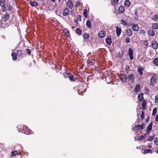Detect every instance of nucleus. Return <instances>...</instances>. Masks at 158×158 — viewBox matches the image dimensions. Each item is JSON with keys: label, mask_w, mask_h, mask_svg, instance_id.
Returning <instances> with one entry per match:
<instances>
[{"label": "nucleus", "mask_w": 158, "mask_h": 158, "mask_svg": "<svg viewBox=\"0 0 158 158\" xmlns=\"http://www.w3.org/2000/svg\"><path fill=\"white\" fill-rule=\"evenodd\" d=\"M22 147L19 145H17L14 148V151L11 152V156H13L16 155L18 154L19 151H20L22 148Z\"/></svg>", "instance_id": "nucleus-1"}, {"label": "nucleus", "mask_w": 158, "mask_h": 158, "mask_svg": "<svg viewBox=\"0 0 158 158\" xmlns=\"http://www.w3.org/2000/svg\"><path fill=\"white\" fill-rule=\"evenodd\" d=\"M157 77L156 75L154 74L151 77L150 80V85L153 86L156 83Z\"/></svg>", "instance_id": "nucleus-2"}, {"label": "nucleus", "mask_w": 158, "mask_h": 158, "mask_svg": "<svg viewBox=\"0 0 158 158\" xmlns=\"http://www.w3.org/2000/svg\"><path fill=\"white\" fill-rule=\"evenodd\" d=\"M83 5L82 2H81L79 1H77L76 2L75 5V8L77 10H82V9L81 8V7Z\"/></svg>", "instance_id": "nucleus-3"}, {"label": "nucleus", "mask_w": 158, "mask_h": 158, "mask_svg": "<svg viewBox=\"0 0 158 158\" xmlns=\"http://www.w3.org/2000/svg\"><path fill=\"white\" fill-rule=\"evenodd\" d=\"M145 125L144 123H142V124L140 125H136L133 128V129H134V130L135 129L136 130H142L143 129V126Z\"/></svg>", "instance_id": "nucleus-4"}, {"label": "nucleus", "mask_w": 158, "mask_h": 158, "mask_svg": "<svg viewBox=\"0 0 158 158\" xmlns=\"http://www.w3.org/2000/svg\"><path fill=\"white\" fill-rule=\"evenodd\" d=\"M133 51L131 48H129L128 49L127 54L129 56L130 59L132 60L134 58L133 55Z\"/></svg>", "instance_id": "nucleus-5"}, {"label": "nucleus", "mask_w": 158, "mask_h": 158, "mask_svg": "<svg viewBox=\"0 0 158 158\" xmlns=\"http://www.w3.org/2000/svg\"><path fill=\"white\" fill-rule=\"evenodd\" d=\"M10 17V15L8 12H5L3 15L2 19L3 20L7 21Z\"/></svg>", "instance_id": "nucleus-6"}, {"label": "nucleus", "mask_w": 158, "mask_h": 158, "mask_svg": "<svg viewBox=\"0 0 158 158\" xmlns=\"http://www.w3.org/2000/svg\"><path fill=\"white\" fill-rule=\"evenodd\" d=\"M119 78L123 82H126L127 79V75L125 74H120L119 75Z\"/></svg>", "instance_id": "nucleus-7"}, {"label": "nucleus", "mask_w": 158, "mask_h": 158, "mask_svg": "<svg viewBox=\"0 0 158 158\" xmlns=\"http://www.w3.org/2000/svg\"><path fill=\"white\" fill-rule=\"evenodd\" d=\"M151 45L155 50L157 49L158 48V43L155 41H152V42Z\"/></svg>", "instance_id": "nucleus-8"}, {"label": "nucleus", "mask_w": 158, "mask_h": 158, "mask_svg": "<svg viewBox=\"0 0 158 158\" xmlns=\"http://www.w3.org/2000/svg\"><path fill=\"white\" fill-rule=\"evenodd\" d=\"M24 129L22 133L25 134L26 135H29L30 134L31 131L30 129L28 128L27 126H25Z\"/></svg>", "instance_id": "nucleus-9"}, {"label": "nucleus", "mask_w": 158, "mask_h": 158, "mask_svg": "<svg viewBox=\"0 0 158 158\" xmlns=\"http://www.w3.org/2000/svg\"><path fill=\"white\" fill-rule=\"evenodd\" d=\"M25 125L23 124L19 125L18 126V130L19 131L23 133V131L25 127Z\"/></svg>", "instance_id": "nucleus-10"}, {"label": "nucleus", "mask_w": 158, "mask_h": 158, "mask_svg": "<svg viewBox=\"0 0 158 158\" xmlns=\"http://www.w3.org/2000/svg\"><path fill=\"white\" fill-rule=\"evenodd\" d=\"M106 34V32L104 30L100 31L98 33V36L101 38H102L104 37Z\"/></svg>", "instance_id": "nucleus-11"}, {"label": "nucleus", "mask_w": 158, "mask_h": 158, "mask_svg": "<svg viewBox=\"0 0 158 158\" xmlns=\"http://www.w3.org/2000/svg\"><path fill=\"white\" fill-rule=\"evenodd\" d=\"M152 122H151L147 127V132L148 133L147 135L149 134L150 131L152 130Z\"/></svg>", "instance_id": "nucleus-12"}, {"label": "nucleus", "mask_w": 158, "mask_h": 158, "mask_svg": "<svg viewBox=\"0 0 158 158\" xmlns=\"http://www.w3.org/2000/svg\"><path fill=\"white\" fill-rule=\"evenodd\" d=\"M84 40L86 42H88L89 40V35L88 33H85L82 35Z\"/></svg>", "instance_id": "nucleus-13"}, {"label": "nucleus", "mask_w": 158, "mask_h": 158, "mask_svg": "<svg viewBox=\"0 0 158 158\" xmlns=\"http://www.w3.org/2000/svg\"><path fill=\"white\" fill-rule=\"evenodd\" d=\"M124 11L125 10H115L114 13L116 14L117 16H118L122 14H124Z\"/></svg>", "instance_id": "nucleus-14"}, {"label": "nucleus", "mask_w": 158, "mask_h": 158, "mask_svg": "<svg viewBox=\"0 0 158 158\" xmlns=\"http://www.w3.org/2000/svg\"><path fill=\"white\" fill-rule=\"evenodd\" d=\"M122 31V29L120 27H116V33L117 36L118 37L120 35Z\"/></svg>", "instance_id": "nucleus-15"}, {"label": "nucleus", "mask_w": 158, "mask_h": 158, "mask_svg": "<svg viewBox=\"0 0 158 158\" xmlns=\"http://www.w3.org/2000/svg\"><path fill=\"white\" fill-rule=\"evenodd\" d=\"M106 42L107 44L110 45L112 43V40L110 36H108L106 39Z\"/></svg>", "instance_id": "nucleus-16"}, {"label": "nucleus", "mask_w": 158, "mask_h": 158, "mask_svg": "<svg viewBox=\"0 0 158 158\" xmlns=\"http://www.w3.org/2000/svg\"><path fill=\"white\" fill-rule=\"evenodd\" d=\"M128 79L130 80V81L132 82H134L135 80L134 77V75L133 74H130L128 76Z\"/></svg>", "instance_id": "nucleus-17"}, {"label": "nucleus", "mask_w": 158, "mask_h": 158, "mask_svg": "<svg viewBox=\"0 0 158 158\" xmlns=\"http://www.w3.org/2000/svg\"><path fill=\"white\" fill-rule=\"evenodd\" d=\"M147 33L148 35L150 36H154L155 35V33L153 29L148 31Z\"/></svg>", "instance_id": "nucleus-18"}, {"label": "nucleus", "mask_w": 158, "mask_h": 158, "mask_svg": "<svg viewBox=\"0 0 158 158\" xmlns=\"http://www.w3.org/2000/svg\"><path fill=\"white\" fill-rule=\"evenodd\" d=\"M68 78H69V80L73 82L75 81L76 80V78L71 73H70L69 75Z\"/></svg>", "instance_id": "nucleus-19"}, {"label": "nucleus", "mask_w": 158, "mask_h": 158, "mask_svg": "<svg viewBox=\"0 0 158 158\" xmlns=\"http://www.w3.org/2000/svg\"><path fill=\"white\" fill-rule=\"evenodd\" d=\"M0 6L2 7L3 10L5 9L6 8V6L5 4V0H0Z\"/></svg>", "instance_id": "nucleus-20"}, {"label": "nucleus", "mask_w": 158, "mask_h": 158, "mask_svg": "<svg viewBox=\"0 0 158 158\" xmlns=\"http://www.w3.org/2000/svg\"><path fill=\"white\" fill-rule=\"evenodd\" d=\"M140 85L139 84L136 85L135 87L134 90L135 93H137L140 90Z\"/></svg>", "instance_id": "nucleus-21"}, {"label": "nucleus", "mask_w": 158, "mask_h": 158, "mask_svg": "<svg viewBox=\"0 0 158 158\" xmlns=\"http://www.w3.org/2000/svg\"><path fill=\"white\" fill-rule=\"evenodd\" d=\"M67 5L70 9H71L73 7V3L70 0L67 1Z\"/></svg>", "instance_id": "nucleus-22"}, {"label": "nucleus", "mask_w": 158, "mask_h": 158, "mask_svg": "<svg viewBox=\"0 0 158 158\" xmlns=\"http://www.w3.org/2000/svg\"><path fill=\"white\" fill-rule=\"evenodd\" d=\"M147 105V103L146 102V101L145 100H143L142 103V110H144L146 108V106Z\"/></svg>", "instance_id": "nucleus-23"}, {"label": "nucleus", "mask_w": 158, "mask_h": 158, "mask_svg": "<svg viewBox=\"0 0 158 158\" xmlns=\"http://www.w3.org/2000/svg\"><path fill=\"white\" fill-rule=\"evenodd\" d=\"M139 28V27L137 24H134L132 26V29L134 31H137Z\"/></svg>", "instance_id": "nucleus-24"}, {"label": "nucleus", "mask_w": 158, "mask_h": 158, "mask_svg": "<svg viewBox=\"0 0 158 158\" xmlns=\"http://www.w3.org/2000/svg\"><path fill=\"white\" fill-rule=\"evenodd\" d=\"M143 68L142 67H139L138 69L137 72L141 75L143 74Z\"/></svg>", "instance_id": "nucleus-25"}, {"label": "nucleus", "mask_w": 158, "mask_h": 158, "mask_svg": "<svg viewBox=\"0 0 158 158\" xmlns=\"http://www.w3.org/2000/svg\"><path fill=\"white\" fill-rule=\"evenodd\" d=\"M143 94L141 93L138 95V98L139 101H141L143 99Z\"/></svg>", "instance_id": "nucleus-26"}, {"label": "nucleus", "mask_w": 158, "mask_h": 158, "mask_svg": "<svg viewBox=\"0 0 158 158\" xmlns=\"http://www.w3.org/2000/svg\"><path fill=\"white\" fill-rule=\"evenodd\" d=\"M152 62L155 65L158 66V57L155 58Z\"/></svg>", "instance_id": "nucleus-27"}, {"label": "nucleus", "mask_w": 158, "mask_h": 158, "mask_svg": "<svg viewBox=\"0 0 158 158\" xmlns=\"http://www.w3.org/2000/svg\"><path fill=\"white\" fill-rule=\"evenodd\" d=\"M75 32L79 36H80L81 35L82 31L79 28H77L75 29Z\"/></svg>", "instance_id": "nucleus-28"}, {"label": "nucleus", "mask_w": 158, "mask_h": 158, "mask_svg": "<svg viewBox=\"0 0 158 158\" xmlns=\"http://www.w3.org/2000/svg\"><path fill=\"white\" fill-rule=\"evenodd\" d=\"M130 5V2L129 0H126L124 2V5L126 7H128Z\"/></svg>", "instance_id": "nucleus-29"}, {"label": "nucleus", "mask_w": 158, "mask_h": 158, "mask_svg": "<svg viewBox=\"0 0 158 158\" xmlns=\"http://www.w3.org/2000/svg\"><path fill=\"white\" fill-rule=\"evenodd\" d=\"M12 59L14 60H16L17 58V55L15 52H12L11 53Z\"/></svg>", "instance_id": "nucleus-30"}, {"label": "nucleus", "mask_w": 158, "mask_h": 158, "mask_svg": "<svg viewBox=\"0 0 158 158\" xmlns=\"http://www.w3.org/2000/svg\"><path fill=\"white\" fill-rule=\"evenodd\" d=\"M152 27L153 29H158V23H153L152 24Z\"/></svg>", "instance_id": "nucleus-31"}, {"label": "nucleus", "mask_w": 158, "mask_h": 158, "mask_svg": "<svg viewBox=\"0 0 158 158\" xmlns=\"http://www.w3.org/2000/svg\"><path fill=\"white\" fill-rule=\"evenodd\" d=\"M63 32L67 36L69 37L70 36L69 32L68 30L65 29L63 31Z\"/></svg>", "instance_id": "nucleus-32"}, {"label": "nucleus", "mask_w": 158, "mask_h": 158, "mask_svg": "<svg viewBox=\"0 0 158 158\" xmlns=\"http://www.w3.org/2000/svg\"><path fill=\"white\" fill-rule=\"evenodd\" d=\"M126 33L129 36H131L132 34V31L130 29H128L126 31Z\"/></svg>", "instance_id": "nucleus-33"}, {"label": "nucleus", "mask_w": 158, "mask_h": 158, "mask_svg": "<svg viewBox=\"0 0 158 158\" xmlns=\"http://www.w3.org/2000/svg\"><path fill=\"white\" fill-rule=\"evenodd\" d=\"M86 25L88 28H91V23L89 20H88L86 21Z\"/></svg>", "instance_id": "nucleus-34"}, {"label": "nucleus", "mask_w": 158, "mask_h": 158, "mask_svg": "<svg viewBox=\"0 0 158 158\" xmlns=\"http://www.w3.org/2000/svg\"><path fill=\"white\" fill-rule=\"evenodd\" d=\"M62 15L64 16H66L68 15L69 13V10H62Z\"/></svg>", "instance_id": "nucleus-35"}, {"label": "nucleus", "mask_w": 158, "mask_h": 158, "mask_svg": "<svg viewBox=\"0 0 158 158\" xmlns=\"http://www.w3.org/2000/svg\"><path fill=\"white\" fill-rule=\"evenodd\" d=\"M30 4L31 6H38V4L35 1H33V2H30Z\"/></svg>", "instance_id": "nucleus-36"}, {"label": "nucleus", "mask_w": 158, "mask_h": 158, "mask_svg": "<svg viewBox=\"0 0 158 158\" xmlns=\"http://www.w3.org/2000/svg\"><path fill=\"white\" fill-rule=\"evenodd\" d=\"M16 55L18 56L19 57H21L22 56V51L20 50H18L16 52Z\"/></svg>", "instance_id": "nucleus-37"}, {"label": "nucleus", "mask_w": 158, "mask_h": 158, "mask_svg": "<svg viewBox=\"0 0 158 158\" xmlns=\"http://www.w3.org/2000/svg\"><path fill=\"white\" fill-rule=\"evenodd\" d=\"M88 63L89 64V65H94L95 63V60H92L91 61H90L89 60L87 61Z\"/></svg>", "instance_id": "nucleus-38"}, {"label": "nucleus", "mask_w": 158, "mask_h": 158, "mask_svg": "<svg viewBox=\"0 0 158 158\" xmlns=\"http://www.w3.org/2000/svg\"><path fill=\"white\" fill-rule=\"evenodd\" d=\"M152 150L150 149L145 150L143 152L144 154H147L148 153H152Z\"/></svg>", "instance_id": "nucleus-39"}, {"label": "nucleus", "mask_w": 158, "mask_h": 158, "mask_svg": "<svg viewBox=\"0 0 158 158\" xmlns=\"http://www.w3.org/2000/svg\"><path fill=\"white\" fill-rule=\"evenodd\" d=\"M152 19L154 21H157V20H158V15H153L152 17Z\"/></svg>", "instance_id": "nucleus-40"}, {"label": "nucleus", "mask_w": 158, "mask_h": 158, "mask_svg": "<svg viewBox=\"0 0 158 158\" xmlns=\"http://www.w3.org/2000/svg\"><path fill=\"white\" fill-rule=\"evenodd\" d=\"M143 44L147 48L148 46V42L147 40H143Z\"/></svg>", "instance_id": "nucleus-41"}, {"label": "nucleus", "mask_w": 158, "mask_h": 158, "mask_svg": "<svg viewBox=\"0 0 158 158\" xmlns=\"http://www.w3.org/2000/svg\"><path fill=\"white\" fill-rule=\"evenodd\" d=\"M157 108H156V107L154 108L153 109V111H152V115L154 116L156 115V111H157Z\"/></svg>", "instance_id": "nucleus-42"}, {"label": "nucleus", "mask_w": 158, "mask_h": 158, "mask_svg": "<svg viewBox=\"0 0 158 158\" xmlns=\"http://www.w3.org/2000/svg\"><path fill=\"white\" fill-rule=\"evenodd\" d=\"M124 53V52L123 50H122L118 54L119 55V56L120 57H122Z\"/></svg>", "instance_id": "nucleus-43"}, {"label": "nucleus", "mask_w": 158, "mask_h": 158, "mask_svg": "<svg viewBox=\"0 0 158 158\" xmlns=\"http://www.w3.org/2000/svg\"><path fill=\"white\" fill-rule=\"evenodd\" d=\"M119 0H112L111 3L113 5H115L118 2Z\"/></svg>", "instance_id": "nucleus-44"}, {"label": "nucleus", "mask_w": 158, "mask_h": 158, "mask_svg": "<svg viewBox=\"0 0 158 158\" xmlns=\"http://www.w3.org/2000/svg\"><path fill=\"white\" fill-rule=\"evenodd\" d=\"M139 34L143 35H145V32L143 30H141L139 32Z\"/></svg>", "instance_id": "nucleus-45"}, {"label": "nucleus", "mask_w": 158, "mask_h": 158, "mask_svg": "<svg viewBox=\"0 0 158 158\" xmlns=\"http://www.w3.org/2000/svg\"><path fill=\"white\" fill-rule=\"evenodd\" d=\"M121 22L122 23V24L123 25V26H127V24L126 22L124 21L122 19L121 21Z\"/></svg>", "instance_id": "nucleus-46"}, {"label": "nucleus", "mask_w": 158, "mask_h": 158, "mask_svg": "<svg viewBox=\"0 0 158 158\" xmlns=\"http://www.w3.org/2000/svg\"><path fill=\"white\" fill-rule=\"evenodd\" d=\"M76 19L77 20H78L80 22H81V16L80 15H78L77 16V19Z\"/></svg>", "instance_id": "nucleus-47"}, {"label": "nucleus", "mask_w": 158, "mask_h": 158, "mask_svg": "<svg viewBox=\"0 0 158 158\" xmlns=\"http://www.w3.org/2000/svg\"><path fill=\"white\" fill-rule=\"evenodd\" d=\"M69 74V73H63V75L65 78H67L68 77V76Z\"/></svg>", "instance_id": "nucleus-48"}, {"label": "nucleus", "mask_w": 158, "mask_h": 158, "mask_svg": "<svg viewBox=\"0 0 158 158\" xmlns=\"http://www.w3.org/2000/svg\"><path fill=\"white\" fill-rule=\"evenodd\" d=\"M144 112L143 111H142V113H141V114L140 116V118L142 119H144Z\"/></svg>", "instance_id": "nucleus-49"}, {"label": "nucleus", "mask_w": 158, "mask_h": 158, "mask_svg": "<svg viewBox=\"0 0 158 158\" xmlns=\"http://www.w3.org/2000/svg\"><path fill=\"white\" fill-rule=\"evenodd\" d=\"M83 14L85 17H87V10H84Z\"/></svg>", "instance_id": "nucleus-50"}, {"label": "nucleus", "mask_w": 158, "mask_h": 158, "mask_svg": "<svg viewBox=\"0 0 158 158\" xmlns=\"http://www.w3.org/2000/svg\"><path fill=\"white\" fill-rule=\"evenodd\" d=\"M23 152H22V151H21V152L20 153V155H21V154L23 155ZM23 154L26 156H28V153L27 152H24L23 153Z\"/></svg>", "instance_id": "nucleus-51"}, {"label": "nucleus", "mask_w": 158, "mask_h": 158, "mask_svg": "<svg viewBox=\"0 0 158 158\" xmlns=\"http://www.w3.org/2000/svg\"><path fill=\"white\" fill-rule=\"evenodd\" d=\"M26 52L29 55H31V51L29 49H27L26 50Z\"/></svg>", "instance_id": "nucleus-52"}, {"label": "nucleus", "mask_w": 158, "mask_h": 158, "mask_svg": "<svg viewBox=\"0 0 158 158\" xmlns=\"http://www.w3.org/2000/svg\"><path fill=\"white\" fill-rule=\"evenodd\" d=\"M60 11L61 10H56L55 13L57 15L60 16L61 15V13L62 12Z\"/></svg>", "instance_id": "nucleus-53"}, {"label": "nucleus", "mask_w": 158, "mask_h": 158, "mask_svg": "<svg viewBox=\"0 0 158 158\" xmlns=\"http://www.w3.org/2000/svg\"><path fill=\"white\" fill-rule=\"evenodd\" d=\"M125 42L127 43H129L130 42V39L129 37H126L125 40Z\"/></svg>", "instance_id": "nucleus-54"}, {"label": "nucleus", "mask_w": 158, "mask_h": 158, "mask_svg": "<svg viewBox=\"0 0 158 158\" xmlns=\"http://www.w3.org/2000/svg\"><path fill=\"white\" fill-rule=\"evenodd\" d=\"M154 139V137L153 136H150L148 139V140L149 141H152Z\"/></svg>", "instance_id": "nucleus-55"}, {"label": "nucleus", "mask_w": 158, "mask_h": 158, "mask_svg": "<svg viewBox=\"0 0 158 158\" xmlns=\"http://www.w3.org/2000/svg\"><path fill=\"white\" fill-rule=\"evenodd\" d=\"M130 68V67L129 66L127 65L126 66V68H125V69L126 70V71H127V73H128V71H129V69Z\"/></svg>", "instance_id": "nucleus-56"}, {"label": "nucleus", "mask_w": 158, "mask_h": 158, "mask_svg": "<svg viewBox=\"0 0 158 158\" xmlns=\"http://www.w3.org/2000/svg\"><path fill=\"white\" fill-rule=\"evenodd\" d=\"M155 102L156 103L158 102V95H156L155 97Z\"/></svg>", "instance_id": "nucleus-57"}, {"label": "nucleus", "mask_w": 158, "mask_h": 158, "mask_svg": "<svg viewBox=\"0 0 158 158\" xmlns=\"http://www.w3.org/2000/svg\"><path fill=\"white\" fill-rule=\"evenodd\" d=\"M8 8L7 9V10H11L12 9V6L11 5L9 4L8 6H7Z\"/></svg>", "instance_id": "nucleus-58"}, {"label": "nucleus", "mask_w": 158, "mask_h": 158, "mask_svg": "<svg viewBox=\"0 0 158 158\" xmlns=\"http://www.w3.org/2000/svg\"><path fill=\"white\" fill-rule=\"evenodd\" d=\"M143 139V135H141L139 136L138 139L137 140H142Z\"/></svg>", "instance_id": "nucleus-59"}, {"label": "nucleus", "mask_w": 158, "mask_h": 158, "mask_svg": "<svg viewBox=\"0 0 158 158\" xmlns=\"http://www.w3.org/2000/svg\"><path fill=\"white\" fill-rule=\"evenodd\" d=\"M118 10H124V7L121 6H119L118 7Z\"/></svg>", "instance_id": "nucleus-60"}, {"label": "nucleus", "mask_w": 158, "mask_h": 158, "mask_svg": "<svg viewBox=\"0 0 158 158\" xmlns=\"http://www.w3.org/2000/svg\"><path fill=\"white\" fill-rule=\"evenodd\" d=\"M74 22L76 23V24L75 25L76 26H77L78 25V20H77L76 19H75L74 20Z\"/></svg>", "instance_id": "nucleus-61"}, {"label": "nucleus", "mask_w": 158, "mask_h": 158, "mask_svg": "<svg viewBox=\"0 0 158 158\" xmlns=\"http://www.w3.org/2000/svg\"><path fill=\"white\" fill-rule=\"evenodd\" d=\"M149 117L148 116L147 118L145 119L146 123H147L149 121Z\"/></svg>", "instance_id": "nucleus-62"}, {"label": "nucleus", "mask_w": 158, "mask_h": 158, "mask_svg": "<svg viewBox=\"0 0 158 158\" xmlns=\"http://www.w3.org/2000/svg\"><path fill=\"white\" fill-rule=\"evenodd\" d=\"M155 120L156 122H158V115H156Z\"/></svg>", "instance_id": "nucleus-63"}, {"label": "nucleus", "mask_w": 158, "mask_h": 158, "mask_svg": "<svg viewBox=\"0 0 158 158\" xmlns=\"http://www.w3.org/2000/svg\"><path fill=\"white\" fill-rule=\"evenodd\" d=\"M147 135L146 133L145 134L143 135H142L143 136V138H145L146 137V135Z\"/></svg>", "instance_id": "nucleus-64"}]
</instances>
